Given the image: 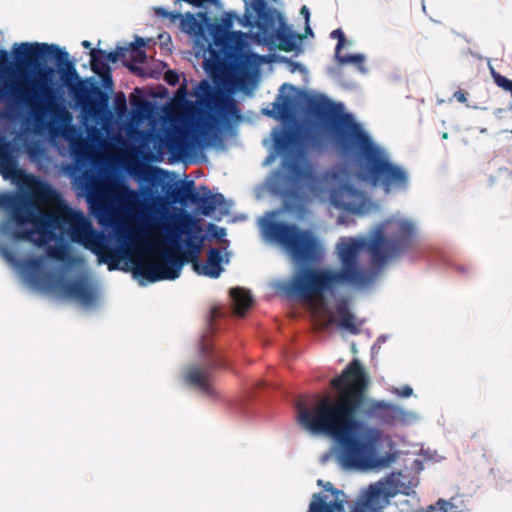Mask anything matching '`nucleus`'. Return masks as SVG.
I'll return each instance as SVG.
<instances>
[{"mask_svg":"<svg viewBox=\"0 0 512 512\" xmlns=\"http://www.w3.org/2000/svg\"><path fill=\"white\" fill-rule=\"evenodd\" d=\"M46 255L51 259L65 261L68 257V249L65 245H50L46 249Z\"/></svg>","mask_w":512,"mask_h":512,"instance_id":"bb28decb","label":"nucleus"},{"mask_svg":"<svg viewBox=\"0 0 512 512\" xmlns=\"http://www.w3.org/2000/svg\"><path fill=\"white\" fill-rule=\"evenodd\" d=\"M99 76L101 77L103 86L106 89L112 90V88H113V79H112L111 71H109L107 73H104V74H100Z\"/></svg>","mask_w":512,"mask_h":512,"instance_id":"c9c22d12","label":"nucleus"},{"mask_svg":"<svg viewBox=\"0 0 512 512\" xmlns=\"http://www.w3.org/2000/svg\"><path fill=\"white\" fill-rule=\"evenodd\" d=\"M399 492L397 481L393 479L378 481L369 486L363 501L356 503L350 512H382L390 503L391 498L395 497Z\"/></svg>","mask_w":512,"mask_h":512,"instance_id":"9d476101","label":"nucleus"},{"mask_svg":"<svg viewBox=\"0 0 512 512\" xmlns=\"http://www.w3.org/2000/svg\"><path fill=\"white\" fill-rule=\"evenodd\" d=\"M169 142L171 146H174L179 143V140L177 138H170Z\"/></svg>","mask_w":512,"mask_h":512,"instance_id":"a18cd8bd","label":"nucleus"},{"mask_svg":"<svg viewBox=\"0 0 512 512\" xmlns=\"http://www.w3.org/2000/svg\"><path fill=\"white\" fill-rule=\"evenodd\" d=\"M437 506L442 512H458L457 506L450 501L440 499L437 502Z\"/></svg>","mask_w":512,"mask_h":512,"instance_id":"2f4dec72","label":"nucleus"},{"mask_svg":"<svg viewBox=\"0 0 512 512\" xmlns=\"http://www.w3.org/2000/svg\"><path fill=\"white\" fill-rule=\"evenodd\" d=\"M447 136H448L447 133L443 134V138H447Z\"/></svg>","mask_w":512,"mask_h":512,"instance_id":"603ef678","label":"nucleus"},{"mask_svg":"<svg viewBox=\"0 0 512 512\" xmlns=\"http://www.w3.org/2000/svg\"><path fill=\"white\" fill-rule=\"evenodd\" d=\"M9 62V53L0 50V69ZM50 68L38 73L37 79L29 82L21 79L11 82H0V102L12 101L27 106L34 114L37 123L40 115L48 113L53 122L46 125L51 134H58L61 125H68L72 116L65 106L58 103L56 90L52 87ZM0 174L6 180L14 181L21 190L27 193H0V208L9 212L11 220L17 228L11 230L9 222L2 224L1 231L16 241L32 243H49L56 238L57 230L66 233L74 243H106L104 235L96 231L90 220L80 210L63 205L52 211L44 210L45 203L55 202L59 195L46 181L26 174L18 168L16 157L11 145H0Z\"/></svg>","mask_w":512,"mask_h":512,"instance_id":"f257e3e1","label":"nucleus"},{"mask_svg":"<svg viewBox=\"0 0 512 512\" xmlns=\"http://www.w3.org/2000/svg\"><path fill=\"white\" fill-rule=\"evenodd\" d=\"M335 57L340 64H355L361 71H365V57L362 54L342 55L339 52V56Z\"/></svg>","mask_w":512,"mask_h":512,"instance_id":"a878e982","label":"nucleus"},{"mask_svg":"<svg viewBox=\"0 0 512 512\" xmlns=\"http://www.w3.org/2000/svg\"><path fill=\"white\" fill-rule=\"evenodd\" d=\"M453 96L458 102L467 104L466 92H464L463 90H457Z\"/></svg>","mask_w":512,"mask_h":512,"instance_id":"4c0bfd02","label":"nucleus"},{"mask_svg":"<svg viewBox=\"0 0 512 512\" xmlns=\"http://www.w3.org/2000/svg\"><path fill=\"white\" fill-rule=\"evenodd\" d=\"M152 194L150 188H145L143 193L132 189L123 182H115L109 186L94 184L88 187L86 201L90 211L95 214L99 222L113 221L117 217V212L122 211L133 217H137L147 228L164 227L166 230L173 231L171 244H177L180 235H187L189 239L186 245L188 251H163L161 252V261L137 260L134 262L132 270L135 278H143L150 283L161 280H175L180 276L185 262L192 263L193 270L196 272L200 267L198 255L200 246L195 245L190 236L197 227L196 218L187 211L173 215L172 226L160 221L154 217L157 211L152 210V206L146 201V197Z\"/></svg>","mask_w":512,"mask_h":512,"instance_id":"20e7f679","label":"nucleus"},{"mask_svg":"<svg viewBox=\"0 0 512 512\" xmlns=\"http://www.w3.org/2000/svg\"><path fill=\"white\" fill-rule=\"evenodd\" d=\"M394 393L401 397H410L413 393V389L410 386H404L401 389L396 388Z\"/></svg>","mask_w":512,"mask_h":512,"instance_id":"e433bc0d","label":"nucleus"},{"mask_svg":"<svg viewBox=\"0 0 512 512\" xmlns=\"http://www.w3.org/2000/svg\"><path fill=\"white\" fill-rule=\"evenodd\" d=\"M276 149L285 153L298 144V136L293 131L280 132L274 139Z\"/></svg>","mask_w":512,"mask_h":512,"instance_id":"412c9836","label":"nucleus"},{"mask_svg":"<svg viewBox=\"0 0 512 512\" xmlns=\"http://www.w3.org/2000/svg\"><path fill=\"white\" fill-rule=\"evenodd\" d=\"M223 367L225 361L219 355H215L203 364L188 367L184 379L188 385L198 388L202 393L214 396L215 391L211 384L213 372Z\"/></svg>","mask_w":512,"mask_h":512,"instance_id":"9b49d317","label":"nucleus"},{"mask_svg":"<svg viewBox=\"0 0 512 512\" xmlns=\"http://www.w3.org/2000/svg\"><path fill=\"white\" fill-rule=\"evenodd\" d=\"M305 104L306 113L326 126L337 154L345 161L354 163L355 177L360 182L380 187L387 194L408 187L407 171L389 160L361 123L352 114L343 111L341 104L321 94L307 95Z\"/></svg>","mask_w":512,"mask_h":512,"instance_id":"39448f33","label":"nucleus"},{"mask_svg":"<svg viewBox=\"0 0 512 512\" xmlns=\"http://www.w3.org/2000/svg\"><path fill=\"white\" fill-rule=\"evenodd\" d=\"M3 255L5 256L6 259H8L9 261H13L14 260V255L13 253H11L8 249H3Z\"/></svg>","mask_w":512,"mask_h":512,"instance_id":"37998d69","label":"nucleus"},{"mask_svg":"<svg viewBox=\"0 0 512 512\" xmlns=\"http://www.w3.org/2000/svg\"><path fill=\"white\" fill-rule=\"evenodd\" d=\"M337 314L339 316L338 325L342 329L348 330L352 334L359 332L358 327L354 323V315L350 312L348 304L345 300H342L336 306Z\"/></svg>","mask_w":512,"mask_h":512,"instance_id":"6ab92c4d","label":"nucleus"},{"mask_svg":"<svg viewBox=\"0 0 512 512\" xmlns=\"http://www.w3.org/2000/svg\"><path fill=\"white\" fill-rule=\"evenodd\" d=\"M90 56L91 69L94 73L100 75L111 71L109 64L104 58L100 57V54L95 53V49H91Z\"/></svg>","mask_w":512,"mask_h":512,"instance_id":"5701e85b","label":"nucleus"},{"mask_svg":"<svg viewBox=\"0 0 512 512\" xmlns=\"http://www.w3.org/2000/svg\"><path fill=\"white\" fill-rule=\"evenodd\" d=\"M317 137L315 135L311 136L310 141L315 145Z\"/></svg>","mask_w":512,"mask_h":512,"instance_id":"09e8293b","label":"nucleus"},{"mask_svg":"<svg viewBox=\"0 0 512 512\" xmlns=\"http://www.w3.org/2000/svg\"><path fill=\"white\" fill-rule=\"evenodd\" d=\"M279 98L283 100V102L281 103V108H279V111L283 112L290 105L291 101L290 98L287 96L280 95Z\"/></svg>","mask_w":512,"mask_h":512,"instance_id":"a19ab883","label":"nucleus"},{"mask_svg":"<svg viewBox=\"0 0 512 512\" xmlns=\"http://www.w3.org/2000/svg\"><path fill=\"white\" fill-rule=\"evenodd\" d=\"M268 238L283 246L300 263H313L320 257V245L312 232L295 224L268 221L264 225Z\"/></svg>","mask_w":512,"mask_h":512,"instance_id":"6e6552de","label":"nucleus"},{"mask_svg":"<svg viewBox=\"0 0 512 512\" xmlns=\"http://www.w3.org/2000/svg\"><path fill=\"white\" fill-rule=\"evenodd\" d=\"M131 71H135L137 69L136 66L132 65V64H127L126 65Z\"/></svg>","mask_w":512,"mask_h":512,"instance_id":"de8ad7c7","label":"nucleus"},{"mask_svg":"<svg viewBox=\"0 0 512 512\" xmlns=\"http://www.w3.org/2000/svg\"><path fill=\"white\" fill-rule=\"evenodd\" d=\"M164 80L167 82V84L175 86L179 82V75L174 70H168L164 74Z\"/></svg>","mask_w":512,"mask_h":512,"instance_id":"473e14b6","label":"nucleus"},{"mask_svg":"<svg viewBox=\"0 0 512 512\" xmlns=\"http://www.w3.org/2000/svg\"><path fill=\"white\" fill-rule=\"evenodd\" d=\"M12 53L17 71L20 75L28 69L37 67L41 59H54L59 67L65 66L61 72V79L78 102H82L92 93L97 98L96 100L89 101V105L92 109L106 106L108 94L102 91L98 86H93L89 89L87 81L79 77L74 63L69 60L68 52L58 46L47 43L24 42L14 44Z\"/></svg>","mask_w":512,"mask_h":512,"instance_id":"0eeeda50","label":"nucleus"},{"mask_svg":"<svg viewBox=\"0 0 512 512\" xmlns=\"http://www.w3.org/2000/svg\"><path fill=\"white\" fill-rule=\"evenodd\" d=\"M143 46H145V41L137 37L136 41L134 43H131L129 47H127L131 53L130 60L135 63H144L147 59L146 52L141 49Z\"/></svg>","mask_w":512,"mask_h":512,"instance_id":"4be33fe9","label":"nucleus"},{"mask_svg":"<svg viewBox=\"0 0 512 512\" xmlns=\"http://www.w3.org/2000/svg\"><path fill=\"white\" fill-rule=\"evenodd\" d=\"M81 44H82V46H83L84 48H86V49H91L92 44H91V42H90V41H88V40H84V41H82V43H81Z\"/></svg>","mask_w":512,"mask_h":512,"instance_id":"c03bdc74","label":"nucleus"},{"mask_svg":"<svg viewBox=\"0 0 512 512\" xmlns=\"http://www.w3.org/2000/svg\"><path fill=\"white\" fill-rule=\"evenodd\" d=\"M222 253L218 248H210L207 253V261L205 264L200 263V267L196 270L199 275H204L210 278H218L223 268L222 264Z\"/></svg>","mask_w":512,"mask_h":512,"instance_id":"dca6fc26","label":"nucleus"},{"mask_svg":"<svg viewBox=\"0 0 512 512\" xmlns=\"http://www.w3.org/2000/svg\"><path fill=\"white\" fill-rule=\"evenodd\" d=\"M114 108L118 115H123L127 110L126 97L124 93H117L114 97Z\"/></svg>","mask_w":512,"mask_h":512,"instance_id":"c756f323","label":"nucleus"},{"mask_svg":"<svg viewBox=\"0 0 512 512\" xmlns=\"http://www.w3.org/2000/svg\"><path fill=\"white\" fill-rule=\"evenodd\" d=\"M257 65L258 55L254 53L244 54L239 58L236 64V71L240 78H246L257 71Z\"/></svg>","mask_w":512,"mask_h":512,"instance_id":"aec40b11","label":"nucleus"},{"mask_svg":"<svg viewBox=\"0 0 512 512\" xmlns=\"http://www.w3.org/2000/svg\"><path fill=\"white\" fill-rule=\"evenodd\" d=\"M188 94V89H187V85L185 83L181 84L180 87L178 88L175 96L176 98L178 99H183L186 97V95Z\"/></svg>","mask_w":512,"mask_h":512,"instance_id":"58836bf2","label":"nucleus"},{"mask_svg":"<svg viewBox=\"0 0 512 512\" xmlns=\"http://www.w3.org/2000/svg\"><path fill=\"white\" fill-rule=\"evenodd\" d=\"M128 50L129 49L127 47H117V49L115 51H111V52H106L105 50H102V49H95V53L100 54V57L104 58L107 63L108 62L115 63L119 59L125 58Z\"/></svg>","mask_w":512,"mask_h":512,"instance_id":"393cba45","label":"nucleus"},{"mask_svg":"<svg viewBox=\"0 0 512 512\" xmlns=\"http://www.w3.org/2000/svg\"><path fill=\"white\" fill-rule=\"evenodd\" d=\"M200 25L192 13L182 15L180 19V29L187 34H194L199 29Z\"/></svg>","mask_w":512,"mask_h":512,"instance_id":"b1692460","label":"nucleus"},{"mask_svg":"<svg viewBox=\"0 0 512 512\" xmlns=\"http://www.w3.org/2000/svg\"><path fill=\"white\" fill-rule=\"evenodd\" d=\"M492 77L498 87L502 88L505 91L510 92L511 96H512V80L495 72L494 70L492 71Z\"/></svg>","mask_w":512,"mask_h":512,"instance_id":"cd10ccee","label":"nucleus"},{"mask_svg":"<svg viewBox=\"0 0 512 512\" xmlns=\"http://www.w3.org/2000/svg\"><path fill=\"white\" fill-rule=\"evenodd\" d=\"M306 31H307V33H311L312 34V30H311V28L308 25L306 27Z\"/></svg>","mask_w":512,"mask_h":512,"instance_id":"3c124183","label":"nucleus"},{"mask_svg":"<svg viewBox=\"0 0 512 512\" xmlns=\"http://www.w3.org/2000/svg\"><path fill=\"white\" fill-rule=\"evenodd\" d=\"M197 103L207 111V121L203 123L202 134L209 135L217 126L241 120L237 100L223 91L216 90L208 80H201L194 89Z\"/></svg>","mask_w":512,"mask_h":512,"instance_id":"1a4fd4ad","label":"nucleus"},{"mask_svg":"<svg viewBox=\"0 0 512 512\" xmlns=\"http://www.w3.org/2000/svg\"><path fill=\"white\" fill-rule=\"evenodd\" d=\"M330 385L338 392L335 398L325 397L313 409L303 402L296 404L299 424L311 433L325 434L335 440L346 466L363 469L379 466L381 432L363 426L359 418L391 425L404 418V411L368 397L369 379L358 360L350 362Z\"/></svg>","mask_w":512,"mask_h":512,"instance_id":"f03ea898","label":"nucleus"},{"mask_svg":"<svg viewBox=\"0 0 512 512\" xmlns=\"http://www.w3.org/2000/svg\"><path fill=\"white\" fill-rule=\"evenodd\" d=\"M323 488L332 494L333 500L327 502L325 496L321 493H315L309 504L308 512H345V504L347 503L345 493L335 488L330 482L324 483Z\"/></svg>","mask_w":512,"mask_h":512,"instance_id":"f8f14e48","label":"nucleus"},{"mask_svg":"<svg viewBox=\"0 0 512 512\" xmlns=\"http://www.w3.org/2000/svg\"><path fill=\"white\" fill-rule=\"evenodd\" d=\"M416 227L404 218L388 219L377 226L369 238L341 239L337 244L341 268L301 267L285 283L283 290L289 296L311 302L334 294L337 287L349 285L363 288L373 282V273L359 264L360 253L366 250L374 263L384 264L400 257L414 246Z\"/></svg>","mask_w":512,"mask_h":512,"instance_id":"7ed1b4c3","label":"nucleus"},{"mask_svg":"<svg viewBox=\"0 0 512 512\" xmlns=\"http://www.w3.org/2000/svg\"><path fill=\"white\" fill-rule=\"evenodd\" d=\"M330 37L333 39H337V44L335 48V56H339V52L343 49L346 44V37L344 32L341 29H335L331 32Z\"/></svg>","mask_w":512,"mask_h":512,"instance_id":"c85d7f7f","label":"nucleus"},{"mask_svg":"<svg viewBox=\"0 0 512 512\" xmlns=\"http://www.w3.org/2000/svg\"><path fill=\"white\" fill-rule=\"evenodd\" d=\"M199 189L203 191V194H199L198 192L193 204L202 215L209 216L218 206L224 203L225 198L220 193L211 194L206 186H200Z\"/></svg>","mask_w":512,"mask_h":512,"instance_id":"2eb2a0df","label":"nucleus"},{"mask_svg":"<svg viewBox=\"0 0 512 512\" xmlns=\"http://www.w3.org/2000/svg\"><path fill=\"white\" fill-rule=\"evenodd\" d=\"M299 36L295 34L283 19L279 20L278 28L269 35L271 42H277L281 51L292 52L297 47Z\"/></svg>","mask_w":512,"mask_h":512,"instance_id":"4468645a","label":"nucleus"},{"mask_svg":"<svg viewBox=\"0 0 512 512\" xmlns=\"http://www.w3.org/2000/svg\"><path fill=\"white\" fill-rule=\"evenodd\" d=\"M61 290L66 297L75 299L84 305H90L96 300V293L85 277L63 281Z\"/></svg>","mask_w":512,"mask_h":512,"instance_id":"ddd939ff","label":"nucleus"},{"mask_svg":"<svg viewBox=\"0 0 512 512\" xmlns=\"http://www.w3.org/2000/svg\"><path fill=\"white\" fill-rule=\"evenodd\" d=\"M146 248H147L148 250H150V251H151V253H152V255H153V256H156V255H157V254H156V252H155V250H154V248H153L152 246H150V245H146Z\"/></svg>","mask_w":512,"mask_h":512,"instance_id":"49530a36","label":"nucleus"},{"mask_svg":"<svg viewBox=\"0 0 512 512\" xmlns=\"http://www.w3.org/2000/svg\"><path fill=\"white\" fill-rule=\"evenodd\" d=\"M42 264V260L40 258H29L25 261L24 266L27 270H37Z\"/></svg>","mask_w":512,"mask_h":512,"instance_id":"f704fd0d","label":"nucleus"},{"mask_svg":"<svg viewBox=\"0 0 512 512\" xmlns=\"http://www.w3.org/2000/svg\"><path fill=\"white\" fill-rule=\"evenodd\" d=\"M265 6H266V3H265L264 0H255V2H254V9L257 12L258 16L261 19H263L266 22H268L269 21L268 16L265 13H262V11L264 10Z\"/></svg>","mask_w":512,"mask_h":512,"instance_id":"72a5a7b5","label":"nucleus"},{"mask_svg":"<svg viewBox=\"0 0 512 512\" xmlns=\"http://www.w3.org/2000/svg\"><path fill=\"white\" fill-rule=\"evenodd\" d=\"M278 173L280 189L290 194L306 184L316 194H329L331 204L352 214H360L366 206V195L346 180L340 172L327 170L316 173L313 166L295 159H284Z\"/></svg>","mask_w":512,"mask_h":512,"instance_id":"423d86ee","label":"nucleus"},{"mask_svg":"<svg viewBox=\"0 0 512 512\" xmlns=\"http://www.w3.org/2000/svg\"><path fill=\"white\" fill-rule=\"evenodd\" d=\"M300 13H301V15H303L305 17L306 24H308L310 12H309V9L307 8V6H305V5L302 6Z\"/></svg>","mask_w":512,"mask_h":512,"instance_id":"79ce46f5","label":"nucleus"},{"mask_svg":"<svg viewBox=\"0 0 512 512\" xmlns=\"http://www.w3.org/2000/svg\"><path fill=\"white\" fill-rule=\"evenodd\" d=\"M130 104L137 108H142L145 105V102L140 98L134 96V94L130 95Z\"/></svg>","mask_w":512,"mask_h":512,"instance_id":"ea45409f","label":"nucleus"},{"mask_svg":"<svg viewBox=\"0 0 512 512\" xmlns=\"http://www.w3.org/2000/svg\"><path fill=\"white\" fill-rule=\"evenodd\" d=\"M155 12L159 16L169 18L172 22H175L176 20H180L183 15L179 12H169L162 7L156 8Z\"/></svg>","mask_w":512,"mask_h":512,"instance_id":"7c9ffc66","label":"nucleus"},{"mask_svg":"<svg viewBox=\"0 0 512 512\" xmlns=\"http://www.w3.org/2000/svg\"><path fill=\"white\" fill-rule=\"evenodd\" d=\"M197 193L193 180L183 181L180 185L176 184L175 187H170L167 191L168 197L171 198L173 202L180 204H186L187 202L194 203Z\"/></svg>","mask_w":512,"mask_h":512,"instance_id":"f3484780","label":"nucleus"},{"mask_svg":"<svg viewBox=\"0 0 512 512\" xmlns=\"http://www.w3.org/2000/svg\"><path fill=\"white\" fill-rule=\"evenodd\" d=\"M230 297L234 305V313L242 317L253 305V298L249 291L244 288L236 287L230 290Z\"/></svg>","mask_w":512,"mask_h":512,"instance_id":"a211bd4d","label":"nucleus"},{"mask_svg":"<svg viewBox=\"0 0 512 512\" xmlns=\"http://www.w3.org/2000/svg\"><path fill=\"white\" fill-rule=\"evenodd\" d=\"M317 485H318V486H322V487H323V485H324L323 480L319 479V480L317 481Z\"/></svg>","mask_w":512,"mask_h":512,"instance_id":"8fccbe9b","label":"nucleus"}]
</instances>
